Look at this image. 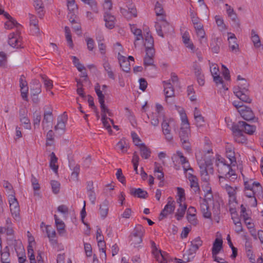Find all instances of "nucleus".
I'll list each match as a JSON object with an SVG mask.
<instances>
[{"instance_id":"f257e3e1","label":"nucleus","mask_w":263,"mask_h":263,"mask_svg":"<svg viewBox=\"0 0 263 263\" xmlns=\"http://www.w3.org/2000/svg\"><path fill=\"white\" fill-rule=\"evenodd\" d=\"M245 193L247 197L253 198L251 204L252 206L257 205L256 197H260L262 195V186L259 182H255L252 179L245 180Z\"/></svg>"},{"instance_id":"f03ea898","label":"nucleus","mask_w":263,"mask_h":263,"mask_svg":"<svg viewBox=\"0 0 263 263\" xmlns=\"http://www.w3.org/2000/svg\"><path fill=\"white\" fill-rule=\"evenodd\" d=\"M217 167L219 183H223L226 180L233 181L237 178V175L230 165L221 161L217 164Z\"/></svg>"},{"instance_id":"7ed1b4c3","label":"nucleus","mask_w":263,"mask_h":263,"mask_svg":"<svg viewBox=\"0 0 263 263\" xmlns=\"http://www.w3.org/2000/svg\"><path fill=\"white\" fill-rule=\"evenodd\" d=\"M249 84L246 79H242L238 85L233 89V92L235 95L242 102L250 103L251 99L249 97L248 88Z\"/></svg>"},{"instance_id":"20e7f679","label":"nucleus","mask_w":263,"mask_h":263,"mask_svg":"<svg viewBox=\"0 0 263 263\" xmlns=\"http://www.w3.org/2000/svg\"><path fill=\"white\" fill-rule=\"evenodd\" d=\"M7 241L8 245L14 249L18 257V262L20 263H25L27 261L26 257L21 240L13 238H8Z\"/></svg>"},{"instance_id":"39448f33","label":"nucleus","mask_w":263,"mask_h":263,"mask_svg":"<svg viewBox=\"0 0 263 263\" xmlns=\"http://www.w3.org/2000/svg\"><path fill=\"white\" fill-rule=\"evenodd\" d=\"M178 125L173 119H170L168 121L164 120L161 123V128L163 134L164 136L165 139L169 142H172L174 140V137L172 133V129L176 130Z\"/></svg>"},{"instance_id":"423d86ee","label":"nucleus","mask_w":263,"mask_h":263,"mask_svg":"<svg viewBox=\"0 0 263 263\" xmlns=\"http://www.w3.org/2000/svg\"><path fill=\"white\" fill-rule=\"evenodd\" d=\"M144 232V229L141 225L136 226L130 236L131 245L136 247L140 244L142 241V237Z\"/></svg>"},{"instance_id":"0eeeda50","label":"nucleus","mask_w":263,"mask_h":263,"mask_svg":"<svg viewBox=\"0 0 263 263\" xmlns=\"http://www.w3.org/2000/svg\"><path fill=\"white\" fill-rule=\"evenodd\" d=\"M8 202L12 217L15 220L19 221L20 219V209L18 202L15 196L13 195H8Z\"/></svg>"},{"instance_id":"6e6552de","label":"nucleus","mask_w":263,"mask_h":263,"mask_svg":"<svg viewBox=\"0 0 263 263\" xmlns=\"http://www.w3.org/2000/svg\"><path fill=\"white\" fill-rule=\"evenodd\" d=\"M181 127L179 132L180 140L188 139L190 135V124L186 114L184 112L181 114Z\"/></svg>"},{"instance_id":"1a4fd4ad","label":"nucleus","mask_w":263,"mask_h":263,"mask_svg":"<svg viewBox=\"0 0 263 263\" xmlns=\"http://www.w3.org/2000/svg\"><path fill=\"white\" fill-rule=\"evenodd\" d=\"M175 208V201L172 197L167 198V203L164 206V209L161 211L159 218V220H162L167 216L174 212Z\"/></svg>"},{"instance_id":"9d476101","label":"nucleus","mask_w":263,"mask_h":263,"mask_svg":"<svg viewBox=\"0 0 263 263\" xmlns=\"http://www.w3.org/2000/svg\"><path fill=\"white\" fill-rule=\"evenodd\" d=\"M220 184L221 185V187L226 190L227 191L228 194L229 195V204H232L234 203H237L236 202V190L237 189L236 187H232L230 185H228L227 183H225L224 182L223 183H220Z\"/></svg>"},{"instance_id":"9b49d317","label":"nucleus","mask_w":263,"mask_h":263,"mask_svg":"<svg viewBox=\"0 0 263 263\" xmlns=\"http://www.w3.org/2000/svg\"><path fill=\"white\" fill-rule=\"evenodd\" d=\"M20 31L12 32L8 36V44L13 48H18L21 46Z\"/></svg>"},{"instance_id":"f8f14e48","label":"nucleus","mask_w":263,"mask_h":263,"mask_svg":"<svg viewBox=\"0 0 263 263\" xmlns=\"http://www.w3.org/2000/svg\"><path fill=\"white\" fill-rule=\"evenodd\" d=\"M34 106L38 105L41 102L43 97L41 96H39L41 92V84L37 80H34Z\"/></svg>"},{"instance_id":"ddd939ff","label":"nucleus","mask_w":263,"mask_h":263,"mask_svg":"<svg viewBox=\"0 0 263 263\" xmlns=\"http://www.w3.org/2000/svg\"><path fill=\"white\" fill-rule=\"evenodd\" d=\"M163 83L164 84V92L165 96V101L168 103V99L175 96L174 89L172 84L171 83L170 80L163 81Z\"/></svg>"},{"instance_id":"4468645a","label":"nucleus","mask_w":263,"mask_h":263,"mask_svg":"<svg viewBox=\"0 0 263 263\" xmlns=\"http://www.w3.org/2000/svg\"><path fill=\"white\" fill-rule=\"evenodd\" d=\"M233 132L235 141L239 143H244L246 142L245 136L243 134L241 129H239L236 125L233 127Z\"/></svg>"},{"instance_id":"2eb2a0df","label":"nucleus","mask_w":263,"mask_h":263,"mask_svg":"<svg viewBox=\"0 0 263 263\" xmlns=\"http://www.w3.org/2000/svg\"><path fill=\"white\" fill-rule=\"evenodd\" d=\"M236 126L241 129L242 132L244 131L249 135L253 134L256 130L255 126L249 124L244 121H239Z\"/></svg>"},{"instance_id":"dca6fc26","label":"nucleus","mask_w":263,"mask_h":263,"mask_svg":"<svg viewBox=\"0 0 263 263\" xmlns=\"http://www.w3.org/2000/svg\"><path fill=\"white\" fill-rule=\"evenodd\" d=\"M229 47L231 51L237 53L239 51V45L236 42L237 39L234 34L228 33Z\"/></svg>"},{"instance_id":"f3484780","label":"nucleus","mask_w":263,"mask_h":263,"mask_svg":"<svg viewBox=\"0 0 263 263\" xmlns=\"http://www.w3.org/2000/svg\"><path fill=\"white\" fill-rule=\"evenodd\" d=\"M193 70L194 71L196 77L197 82L200 86H203L204 84V76L202 73L201 69L200 66L196 63L193 65Z\"/></svg>"},{"instance_id":"a211bd4d","label":"nucleus","mask_w":263,"mask_h":263,"mask_svg":"<svg viewBox=\"0 0 263 263\" xmlns=\"http://www.w3.org/2000/svg\"><path fill=\"white\" fill-rule=\"evenodd\" d=\"M120 12L127 19H131L133 17L137 16V10L135 7H128V9L124 8H120Z\"/></svg>"},{"instance_id":"6ab92c4d","label":"nucleus","mask_w":263,"mask_h":263,"mask_svg":"<svg viewBox=\"0 0 263 263\" xmlns=\"http://www.w3.org/2000/svg\"><path fill=\"white\" fill-rule=\"evenodd\" d=\"M191 247L189 249V255H193L197 251L202 245V241L199 237H197L191 242Z\"/></svg>"},{"instance_id":"aec40b11","label":"nucleus","mask_w":263,"mask_h":263,"mask_svg":"<svg viewBox=\"0 0 263 263\" xmlns=\"http://www.w3.org/2000/svg\"><path fill=\"white\" fill-rule=\"evenodd\" d=\"M104 21L105 22V26L109 29H111L115 27L116 18L108 12H105L104 15Z\"/></svg>"},{"instance_id":"412c9836","label":"nucleus","mask_w":263,"mask_h":263,"mask_svg":"<svg viewBox=\"0 0 263 263\" xmlns=\"http://www.w3.org/2000/svg\"><path fill=\"white\" fill-rule=\"evenodd\" d=\"M187 178L190 182V186L195 193L200 191V187L198 184V180L197 177L191 173H187Z\"/></svg>"},{"instance_id":"4be33fe9","label":"nucleus","mask_w":263,"mask_h":263,"mask_svg":"<svg viewBox=\"0 0 263 263\" xmlns=\"http://www.w3.org/2000/svg\"><path fill=\"white\" fill-rule=\"evenodd\" d=\"M118 59L120 63V67L123 71L128 72L130 70V65L129 62L126 60L125 57L118 53Z\"/></svg>"},{"instance_id":"5701e85b","label":"nucleus","mask_w":263,"mask_h":263,"mask_svg":"<svg viewBox=\"0 0 263 263\" xmlns=\"http://www.w3.org/2000/svg\"><path fill=\"white\" fill-rule=\"evenodd\" d=\"M239 114L245 120L247 121H250L255 118V116L250 107L247 106L245 107V108L240 109L239 110Z\"/></svg>"},{"instance_id":"b1692460","label":"nucleus","mask_w":263,"mask_h":263,"mask_svg":"<svg viewBox=\"0 0 263 263\" xmlns=\"http://www.w3.org/2000/svg\"><path fill=\"white\" fill-rule=\"evenodd\" d=\"M20 86L21 87L22 97L24 100L27 101V94L28 90V88L27 87V82L25 80V77L23 76H22L20 78Z\"/></svg>"},{"instance_id":"393cba45","label":"nucleus","mask_w":263,"mask_h":263,"mask_svg":"<svg viewBox=\"0 0 263 263\" xmlns=\"http://www.w3.org/2000/svg\"><path fill=\"white\" fill-rule=\"evenodd\" d=\"M190 13L192 22L194 25V27L195 30L203 27L201 23V20L198 17L197 13L194 12V11L191 9L190 10Z\"/></svg>"},{"instance_id":"a878e982","label":"nucleus","mask_w":263,"mask_h":263,"mask_svg":"<svg viewBox=\"0 0 263 263\" xmlns=\"http://www.w3.org/2000/svg\"><path fill=\"white\" fill-rule=\"evenodd\" d=\"M155 49H151L146 51V55L144 59V64L145 66L154 65V57Z\"/></svg>"},{"instance_id":"bb28decb","label":"nucleus","mask_w":263,"mask_h":263,"mask_svg":"<svg viewBox=\"0 0 263 263\" xmlns=\"http://www.w3.org/2000/svg\"><path fill=\"white\" fill-rule=\"evenodd\" d=\"M130 194L134 197L143 199L146 198L148 195L146 191H144L141 188H130Z\"/></svg>"},{"instance_id":"cd10ccee","label":"nucleus","mask_w":263,"mask_h":263,"mask_svg":"<svg viewBox=\"0 0 263 263\" xmlns=\"http://www.w3.org/2000/svg\"><path fill=\"white\" fill-rule=\"evenodd\" d=\"M155 27L158 34L161 37L164 36L163 32L166 33L167 31L172 29V27L167 23H164L162 25L157 23L155 25Z\"/></svg>"},{"instance_id":"c85d7f7f","label":"nucleus","mask_w":263,"mask_h":263,"mask_svg":"<svg viewBox=\"0 0 263 263\" xmlns=\"http://www.w3.org/2000/svg\"><path fill=\"white\" fill-rule=\"evenodd\" d=\"M53 121V116L51 111H45L44 114V118L42 121V126L43 129L47 128L49 126V123Z\"/></svg>"},{"instance_id":"c756f323","label":"nucleus","mask_w":263,"mask_h":263,"mask_svg":"<svg viewBox=\"0 0 263 263\" xmlns=\"http://www.w3.org/2000/svg\"><path fill=\"white\" fill-rule=\"evenodd\" d=\"M50 162H49V166L51 169L55 173H57L59 166L57 164L58 162V158L55 156L54 153L52 152L49 155Z\"/></svg>"},{"instance_id":"7c9ffc66","label":"nucleus","mask_w":263,"mask_h":263,"mask_svg":"<svg viewBox=\"0 0 263 263\" xmlns=\"http://www.w3.org/2000/svg\"><path fill=\"white\" fill-rule=\"evenodd\" d=\"M144 46L146 50H149L154 48V39L151 34L147 32L145 35V42Z\"/></svg>"},{"instance_id":"2f4dec72","label":"nucleus","mask_w":263,"mask_h":263,"mask_svg":"<svg viewBox=\"0 0 263 263\" xmlns=\"http://www.w3.org/2000/svg\"><path fill=\"white\" fill-rule=\"evenodd\" d=\"M34 2L35 3H34V7H35V9L37 12L38 17L41 18L43 17L45 14L43 3L41 0H36V1Z\"/></svg>"},{"instance_id":"473e14b6","label":"nucleus","mask_w":263,"mask_h":263,"mask_svg":"<svg viewBox=\"0 0 263 263\" xmlns=\"http://www.w3.org/2000/svg\"><path fill=\"white\" fill-rule=\"evenodd\" d=\"M140 155L144 159H148L151 156V151L144 143L139 145Z\"/></svg>"},{"instance_id":"72a5a7b5","label":"nucleus","mask_w":263,"mask_h":263,"mask_svg":"<svg viewBox=\"0 0 263 263\" xmlns=\"http://www.w3.org/2000/svg\"><path fill=\"white\" fill-rule=\"evenodd\" d=\"M251 40L255 48H258L262 46V45L261 43L259 35H258V34H257V33L253 29L251 30Z\"/></svg>"},{"instance_id":"f704fd0d","label":"nucleus","mask_w":263,"mask_h":263,"mask_svg":"<svg viewBox=\"0 0 263 263\" xmlns=\"http://www.w3.org/2000/svg\"><path fill=\"white\" fill-rule=\"evenodd\" d=\"M130 29L132 33L136 36L135 42L134 43L135 46L136 47V42L143 39L142 31L141 29L137 28L135 25H131Z\"/></svg>"},{"instance_id":"c9c22d12","label":"nucleus","mask_w":263,"mask_h":263,"mask_svg":"<svg viewBox=\"0 0 263 263\" xmlns=\"http://www.w3.org/2000/svg\"><path fill=\"white\" fill-rule=\"evenodd\" d=\"M5 28L7 29H11L13 27L16 28V31H20L21 26L16 22V21L12 18L8 20L5 24Z\"/></svg>"},{"instance_id":"e433bc0d","label":"nucleus","mask_w":263,"mask_h":263,"mask_svg":"<svg viewBox=\"0 0 263 263\" xmlns=\"http://www.w3.org/2000/svg\"><path fill=\"white\" fill-rule=\"evenodd\" d=\"M222 247V240L220 239L216 238L213 243L212 248V255L219 253Z\"/></svg>"},{"instance_id":"4c0bfd02","label":"nucleus","mask_w":263,"mask_h":263,"mask_svg":"<svg viewBox=\"0 0 263 263\" xmlns=\"http://www.w3.org/2000/svg\"><path fill=\"white\" fill-rule=\"evenodd\" d=\"M55 224L57 226V230L60 234H63L65 232V225L64 222L58 218L57 215H54Z\"/></svg>"},{"instance_id":"58836bf2","label":"nucleus","mask_w":263,"mask_h":263,"mask_svg":"<svg viewBox=\"0 0 263 263\" xmlns=\"http://www.w3.org/2000/svg\"><path fill=\"white\" fill-rule=\"evenodd\" d=\"M179 208L177 210V212L175 214L176 219L178 220H180L184 216L187 206L185 204L179 203Z\"/></svg>"},{"instance_id":"ea45409f","label":"nucleus","mask_w":263,"mask_h":263,"mask_svg":"<svg viewBox=\"0 0 263 263\" xmlns=\"http://www.w3.org/2000/svg\"><path fill=\"white\" fill-rule=\"evenodd\" d=\"M117 147L120 150L122 153H125L127 151L129 148L128 143L125 139H121L117 144Z\"/></svg>"},{"instance_id":"a19ab883","label":"nucleus","mask_w":263,"mask_h":263,"mask_svg":"<svg viewBox=\"0 0 263 263\" xmlns=\"http://www.w3.org/2000/svg\"><path fill=\"white\" fill-rule=\"evenodd\" d=\"M226 155L227 158L230 160L231 164L235 165L236 164V158L235 156V153L233 149L231 148H227Z\"/></svg>"},{"instance_id":"79ce46f5","label":"nucleus","mask_w":263,"mask_h":263,"mask_svg":"<svg viewBox=\"0 0 263 263\" xmlns=\"http://www.w3.org/2000/svg\"><path fill=\"white\" fill-rule=\"evenodd\" d=\"M99 211L102 218H105L107 216L108 212V202L107 201H104L100 205Z\"/></svg>"},{"instance_id":"37998d69","label":"nucleus","mask_w":263,"mask_h":263,"mask_svg":"<svg viewBox=\"0 0 263 263\" xmlns=\"http://www.w3.org/2000/svg\"><path fill=\"white\" fill-rule=\"evenodd\" d=\"M197 36L201 44L203 43H206L207 39L205 37V32L204 30L203 27L201 28L197 29L195 30Z\"/></svg>"},{"instance_id":"c03bdc74","label":"nucleus","mask_w":263,"mask_h":263,"mask_svg":"<svg viewBox=\"0 0 263 263\" xmlns=\"http://www.w3.org/2000/svg\"><path fill=\"white\" fill-rule=\"evenodd\" d=\"M28 236L29 237V245L28 246V257L29 258L30 262L33 263V249H32V240H31V233L28 231Z\"/></svg>"},{"instance_id":"a18cd8bd","label":"nucleus","mask_w":263,"mask_h":263,"mask_svg":"<svg viewBox=\"0 0 263 263\" xmlns=\"http://www.w3.org/2000/svg\"><path fill=\"white\" fill-rule=\"evenodd\" d=\"M161 116L158 115V113L153 112L150 116H148V118L151 119V125L154 127H157L159 124V118H161Z\"/></svg>"},{"instance_id":"49530a36","label":"nucleus","mask_w":263,"mask_h":263,"mask_svg":"<svg viewBox=\"0 0 263 263\" xmlns=\"http://www.w3.org/2000/svg\"><path fill=\"white\" fill-rule=\"evenodd\" d=\"M177 190V195L178 196V198L177 199V202L178 203H181L185 200L184 190L180 187H178Z\"/></svg>"},{"instance_id":"de8ad7c7","label":"nucleus","mask_w":263,"mask_h":263,"mask_svg":"<svg viewBox=\"0 0 263 263\" xmlns=\"http://www.w3.org/2000/svg\"><path fill=\"white\" fill-rule=\"evenodd\" d=\"M66 120H64L63 119H58L57 124L54 126V130L56 132L59 130L62 131L63 133L64 132L65 129V122Z\"/></svg>"},{"instance_id":"09e8293b","label":"nucleus","mask_w":263,"mask_h":263,"mask_svg":"<svg viewBox=\"0 0 263 263\" xmlns=\"http://www.w3.org/2000/svg\"><path fill=\"white\" fill-rule=\"evenodd\" d=\"M7 248L8 247H6L4 251L0 254L2 263H10V254Z\"/></svg>"},{"instance_id":"8fccbe9b","label":"nucleus","mask_w":263,"mask_h":263,"mask_svg":"<svg viewBox=\"0 0 263 263\" xmlns=\"http://www.w3.org/2000/svg\"><path fill=\"white\" fill-rule=\"evenodd\" d=\"M200 175L201 177V180L203 181H204L205 182H208L209 180H210V177L207 172V169L206 167L203 166H200Z\"/></svg>"},{"instance_id":"3c124183","label":"nucleus","mask_w":263,"mask_h":263,"mask_svg":"<svg viewBox=\"0 0 263 263\" xmlns=\"http://www.w3.org/2000/svg\"><path fill=\"white\" fill-rule=\"evenodd\" d=\"M3 187L6 190L8 195H13L15 196V192L11 184L7 181H4Z\"/></svg>"},{"instance_id":"603ef678","label":"nucleus","mask_w":263,"mask_h":263,"mask_svg":"<svg viewBox=\"0 0 263 263\" xmlns=\"http://www.w3.org/2000/svg\"><path fill=\"white\" fill-rule=\"evenodd\" d=\"M71 58L73 64L79 71L82 72L83 70H85V67L80 62L79 60L76 57L72 56Z\"/></svg>"},{"instance_id":"864d4df0","label":"nucleus","mask_w":263,"mask_h":263,"mask_svg":"<svg viewBox=\"0 0 263 263\" xmlns=\"http://www.w3.org/2000/svg\"><path fill=\"white\" fill-rule=\"evenodd\" d=\"M95 91L98 96L99 102L100 104H102L104 102V96L102 93V91L100 90V86L99 84H97L95 88Z\"/></svg>"},{"instance_id":"5fc2aeb1","label":"nucleus","mask_w":263,"mask_h":263,"mask_svg":"<svg viewBox=\"0 0 263 263\" xmlns=\"http://www.w3.org/2000/svg\"><path fill=\"white\" fill-rule=\"evenodd\" d=\"M85 4L89 5L91 10L95 12H98L97 4L95 0H81Z\"/></svg>"},{"instance_id":"6e6d98bb","label":"nucleus","mask_w":263,"mask_h":263,"mask_svg":"<svg viewBox=\"0 0 263 263\" xmlns=\"http://www.w3.org/2000/svg\"><path fill=\"white\" fill-rule=\"evenodd\" d=\"M80 166L79 165H76L73 170V172L71 174V179L73 181H78V177L80 173Z\"/></svg>"},{"instance_id":"4d7b16f0","label":"nucleus","mask_w":263,"mask_h":263,"mask_svg":"<svg viewBox=\"0 0 263 263\" xmlns=\"http://www.w3.org/2000/svg\"><path fill=\"white\" fill-rule=\"evenodd\" d=\"M52 190L53 193L58 194L60 192V183L55 180H52L50 182Z\"/></svg>"},{"instance_id":"13d9d810","label":"nucleus","mask_w":263,"mask_h":263,"mask_svg":"<svg viewBox=\"0 0 263 263\" xmlns=\"http://www.w3.org/2000/svg\"><path fill=\"white\" fill-rule=\"evenodd\" d=\"M109 118H107L106 117V115H102V121L103 124V125L104 126V127H105L106 128L108 133L110 134H111L112 133V130L111 129V127H110V126L108 123V120H109Z\"/></svg>"},{"instance_id":"bf43d9fd","label":"nucleus","mask_w":263,"mask_h":263,"mask_svg":"<svg viewBox=\"0 0 263 263\" xmlns=\"http://www.w3.org/2000/svg\"><path fill=\"white\" fill-rule=\"evenodd\" d=\"M20 121L24 125V127L26 129H31V123L30 120L27 117L23 116H20Z\"/></svg>"},{"instance_id":"052dcab7","label":"nucleus","mask_w":263,"mask_h":263,"mask_svg":"<svg viewBox=\"0 0 263 263\" xmlns=\"http://www.w3.org/2000/svg\"><path fill=\"white\" fill-rule=\"evenodd\" d=\"M98 246L100 249V251L102 252L101 256L104 257L105 259L106 258V254L105 251V243L104 240H100L98 241Z\"/></svg>"},{"instance_id":"680f3d73","label":"nucleus","mask_w":263,"mask_h":263,"mask_svg":"<svg viewBox=\"0 0 263 263\" xmlns=\"http://www.w3.org/2000/svg\"><path fill=\"white\" fill-rule=\"evenodd\" d=\"M42 32L40 30L38 25L34 21V36L37 37V40L40 41L41 40V36Z\"/></svg>"},{"instance_id":"e2e57ef3","label":"nucleus","mask_w":263,"mask_h":263,"mask_svg":"<svg viewBox=\"0 0 263 263\" xmlns=\"http://www.w3.org/2000/svg\"><path fill=\"white\" fill-rule=\"evenodd\" d=\"M162 251L156 250V251L153 252V254L155 256L156 259L160 263H164L163 257L162 255Z\"/></svg>"},{"instance_id":"0e129e2a","label":"nucleus","mask_w":263,"mask_h":263,"mask_svg":"<svg viewBox=\"0 0 263 263\" xmlns=\"http://www.w3.org/2000/svg\"><path fill=\"white\" fill-rule=\"evenodd\" d=\"M46 139V144L47 145H51L54 140V133L52 130H49L47 133Z\"/></svg>"},{"instance_id":"69168bd1","label":"nucleus","mask_w":263,"mask_h":263,"mask_svg":"<svg viewBox=\"0 0 263 263\" xmlns=\"http://www.w3.org/2000/svg\"><path fill=\"white\" fill-rule=\"evenodd\" d=\"M188 221L192 225L196 226L197 224V220L195 214H187L186 216Z\"/></svg>"},{"instance_id":"338daca9","label":"nucleus","mask_w":263,"mask_h":263,"mask_svg":"<svg viewBox=\"0 0 263 263\" xmlns=\"http://www.w3.org/2000/svg\"><path fill=\"white\" fill-rule=\"evenodd\" d=\"M155 13L157 16H163L164 14V11L161 5L159 3L157 2L155 5Z\"/></svg>"},{"instance_id":"774afa93","label":"nucleus","mask_w":263,"mask_h":263,"mask_svg":"<svg viewBox=\"0 0 263 263\" xmlns=\"http://www.w3.org/2000/svg\"><path fill=\"white\" fill-rule=\"evenodd\" d=\"M42 79L47 90H50L53 87L52 81L46 79L45 76H41Z\"/></svg>"}]
</instances>
